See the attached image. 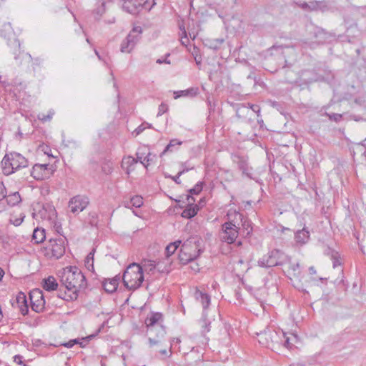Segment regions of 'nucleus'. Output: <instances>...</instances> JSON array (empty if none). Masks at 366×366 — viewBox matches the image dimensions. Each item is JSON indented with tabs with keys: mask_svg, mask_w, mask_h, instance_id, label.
Returning a JSON list of instances; mask_svg holds the SVG:
<instances>
[{
	"mask_svg": "<svg viewBox=\"0 0 366 366\" xmlns=\"http://www.w3.org/2000/svg\"><path fill=\"white\" fill-rule=\"evenodd\" d=\"M60 282L69 291L78 293L81 289L86 287V281L81 271L75 266H69L59 272Z\"/></svg>",
	"mask_w": 366,
	"mask_h": 366,
	"instance_id": "obj_1",
	"label": "nucleus"
},
{
	"mask_svg": "<svg viewBox=\"0 0 366 366\" xmlns=\"http://www.w3.org/2000/svg\"><path fill=\"white\" fill-rule=\"evenodd\" d=\"M227 217L228 221L222 225L219 238L222 242L232 244L235 242L239 234V224L238 220H242L243 215L236 210H229Z\"/></svg>",
	"mask_w": 366,
	"mask_h": 366,
	"instance_id": "obj_2",
	"label": "nucleus"
},
{
	"mask_svg": "<svg viewBox=\"0 0 366 366\" xmlns=\"http://www.w3.org/2000/svg\"><path fill=\"white\" fill-rule=\"evenodd\" d=\"M144 280L142 268L139 264L133 262L125 269L122 280L124 285L129 290H134L141 287Z\"/></svg>",
	"mask_w": 366,
	"mask_h": 366,
	"instance_id": "obj_3",
	"label": "nucleus"
},
{
	"mask_svg": "<svg viewBox=\"0 0 366 366\" xmlns=\"http://www.w3.org/2000/svg\"><path fill=\"white\" fill-rule=\"evenodd\" d=\"M1 165L4 174L10 175L21 168L28 167V160L21 154L14 152L5 154Z\"/></svg>",
	"mask_w": 366,
	"mask_h": 366,
	"instance_id": "obj_4",
	"label": "nucleus"
},
{
	"mask_svg": "<svg viewBox=\"0 0 366 366\" xmlns=\"http://www.w3.org/2000/svg\"><path fill=\"white\" fill-rule=\"evenodd\" d=\"M290 258L279 249L271 251L267 256L263 257L258 261V265L262 267H272L282 265L289 262Z\"/></svg>",
	"mask_w": 366,
	"mask_h": 366,
	"instance_id": "obj_5",
	"label": "nucleus"
},
{
	"mask_svg": "<svg viewBox=\"0 0 366 366\" xmlns=\"http://www.w3.org/2000/svg\"><path fill=\"white\" fill-rule=\"evenodd\" d=\"M142 33L141 26H134L121 44L120 51L122 53H130L135 47Z\"/></svg>",
	"mask_w": 366,
	"mask_h": 366,
	"instance_id": "obj_6",
	"label": "nucleus"
},
{
	"mask_svg": "<svg viewBox=\"0 0 366 366\" xmlns=\"http://www.w3.org/2000/svg\"><path fill=\"white\" fill-rule=\"evenodd\" d=\"M282 331L269 329L258 334V342L266 347H273L275 343H282Z\"/></svg>",
	"mask_w": 366,
	"mask_h": 366,
	"instance_id": "obj_7",
	"label": "nucleus"
},
{
	"mask_svg": "<svg viewBox=\"0 0 366 366\" xmlns=\"http://www.w3.org/2000/svg\"><path fill=\"white\" fill-rule=\"evenodd\" d=\"M67 239L65 237H61L53 240H50V245L48 247V250L51 252L49 254L47 252V255L50 257L55 259L61 258L66 252V244Z\"/></svg>",
	"mask_w": 366,
	"mask_h": 366,
	"instance_id": "obj_8",
	"label": "nucleus"
},
{
	"mask_svg": "<svg viewBox=\"0 0 366 366\" xmlns=\"http://www.w3.org/2000/svg\"><path fill=\"white\" fill-rule=\"evenodd\" d=\"M54 172L53 165L49 164H36L31 171V176L36 180L49 179Z\"/></svg>",
	"mask_w": 366,
	"mask_h": 366,
	"instance_id": "obj_9",
	"label": "nucleus"
},
{
	"mask_svg": "<svg viewBox=\"0 0 366 366\" xmlns=\"http://www.w3.org/2000/svg\"><path fill=\"white\" fill-rule=\"evenodd\" d=\"M88 197L82 195H76L72 197L68 204L69 212L77 214L82 212L89 204Z\"/></svg>",
	"mask_w": 366,
	"mask_h": 366,
	"instance_id": "obj_10",
	"label": "nucleus"
},
{
	"mask_svg": "<svg viewBox=\"0 0 366 366\" xmlns=\"http://www.w3.org/2000/svg\"><path fill=\"white\" fill-rule=\"evenodd\" d=\"M148 332L150 334L149 337V347H153L155 345L159 346L163 343L166 335L165 328L162 325H157L156 327H151Z\"/></svg>",
	"mask_w": 366,
	"mask_h": 366,
	"instance_id": "obj_11",
	"label": "nucleus"
},
{
	"mask_svg": "<svg viewBox=\"0 0 366 366\" xmlns=\"http://www.w3.org/2000/svg\"><path fill=\"white\" fill-rule=\"evenodd\" d=\"M30 300L31 308L36 312H41L44 310L45 300L42 292L39 290H34L30 294Z\"/></svg>",
	"mask_w": 366,
	"mask_h": 366,
	"instance_id": "obj_12",
	"label": "nucleus"
},
{
	"mask_svg": "<svg viewBox=\"0 0 366 366\" xmlns=\"http://www.w3.org/2000/svg\"><path fill=\"white\" fill-rule=\"evenodd\" d=\"M122 8L129 14L137 15L139 13L140 9L146 6L144 0H122Z\"/></svg>",
	"mask_w": 366,
	"mask_h": 366,
	"instance_id": "obj_13",
	"label": "nucleus"
},
{
	"mask_svg": "<svg viewBox=\"0 0 366 366\" xmlns=\"http://www.w3.org/2000/svg\"><path fill=\"white\" fill-rule=\"evenodd\" d=\"M11 305L14 307L16 306L19 307L23 315H26L29 311L26 297L25 294L21 292L17 294L15 300L11 302Z\"/></svg>",
	"mask_w": 366,
	"mask_h": 366,
	"instance_id": "obj_14",
	"label": "nucleus"
},
{
	"mask_svg": "<svg viewBox=\"0 0 366 366\" xmlns=\"http://www.w3.org/2000/svg\"><path fill=\"white\" fill-rule=\"evenodd\" d=\"M187 249V244L184 243L182 245V247L180 249V252L179 254V260L180 262L185 264H187L188 262H191V261H193L194 259H195L201 253V249H198L197 251V254H191V253H188L186 250Z\"/></svg>",
	"mask_w": 366,
	"mask_h": 366,
	"instance_id": "obj_15",
	"label": "nucleus"
},
{
	"mask_svg": "<svg viewBox=\"0 0 366 366\" xmlns=\"http://www.w3.org/2000/svg\"><path fill=\"white\" fill-rule=\"evenodd\" d=\"M187 200L189 202L188 207L183 210L182 217L187 219H191L197 214L199 208L197 205H193L194 199L192 196L188 195Z\"/></svg>",
	"mask_w": 366,
	"mask_h": 366,
	"instance_id": "obj_16",
	"label": "nucleus"
},
{
	"mask_svg": "<svg viewBox=\"0 0 366 366\" xmlns=\"http://www.w3.org/2000/svg\"><path fill=\"white\" fill-rule=\"evenodd\" d=\"M249 107H246L244 104H241L239 106L236 110L237 116L239 118L243 117L242 114L244 113H249L250 112V109L254 112L256 113L257 115V117H260V107L258 105L252 104H248Z\"/></svg>",
	"mask_w": 366,
	"mask_h": 366,
	"instance_id": "obj_17",
	"label": "nucleus"
},
{
	"mask_svg": "<svg viewBox=\"0 0 366 366\" xmlns=\"http://www.w3.org/2000/svg\"><path fill=\"white\" fill-rule=\"evenodd\" d=\"M237 164L238 169L242 171V174L251 178V168L249 167L246 159L239 156H236L233 159Z\"/></svg>",
	"mask_w": 366,
	"mask_h": 366,
	"instance_id": "obj_18",
	"label": "nucleus"
},
{
	"mask_svg": "<svg viewBox=\"0 0 366 366\" xmlns=\"http://www.w3.org/2000/svg\"><path fill=\"white\" fill-rule=\"evenodd\" d=\"M314 38L316 39L317 43L323 44L326 42L331 37H334L335 36L332 34L326 31L325 29L322 28H316L313 32Z\"/></svg>",
	"mask_w": 366,
	"mask_h": 366,
	"instance_id": "obj_19",
	"label": "nucleus"
},
{
	"mask_svg": "<svg viewBox=\"0 0 366 366\" xmlns=\"http://www.w3.org/2000/svg\"><path fill=\"white\" fill-rule=\"evenodd\" d=\"M281 334V340H282V342H283L284 345L287 348H291L295 343H297L299 341L297 335L295 333L287 334L282 331Z\"/></svg>",
	"mask_w": 366,
	"mask_h": 366,
	"instance_id": "obj_20",
	"label": "nucleus"
},
{
	"mask_svg": "<svg viewBox=\"0 0 366 366\" xmlns=\"http://www.w3.org/2000/svg\"><path fill=\"white\" fill-rule=\"evenodd\" d=\"M141 267L142 268V274H144V272H146L147 274H153L157 267L159 272H164L163 269H161L159 264H155L154 262L152 260H144V262H142Z\"/></svg>",
	"mask_w": 366,
	"mask_h": 366,
	"instance_id": "obj_21",
	"label": "nucleus"
},
{
	"mask_svg": "<svg viewBox=\"0 0 366 366\" xmlns=\"http://www.w3.org/2000/svg\"><path fill=\"white\" fill-rule=\"evenodd\" d=\"M162 315L159 312L151 313L150 315H148L145 320V325L147 327L148 330L151 327H156L158 325V322L162 320Z\"/></svg>",
	"mask_w": 366,
	"mask_h": 366,
	"instance_id": "obj_22",
	"label": "nucleus"
},
{
	"mask_svg": "<svg viewBox=\"0 0 366 366\" xmlns=\"http://www.w3.org/2000/svg\"><path fill=\"white\" fill-rule=\"evenodd\" d=\"M194 297L197 301L201 302L204 311L210 304V296L208 294L197 289L194 292Z\"/></svg>",
	"mask_w": 366,
	"mask_h": 366,
	"instance_id": "obj_23",
	"label": "nucleus"
},
{
	"mask_svg": "<svg viewBox=\"0 0 366 366\" xmlns=\"http://www.w3.org/2000/svg\"><path fill=\"white\" fill-rule=\"evenodd\" d=\"M119 277H115L109 280H105L102 283L104 290L108 293H113L118 287Z\"/></svg>",
	"mask_w": 366,
	"mask_h": 366,
	"instance_id": "obj_24",
	"label": "nucleus"
},
{
	"mask_svg": "<svg viewBox=\"0 0 366 366\" xmlns=\"http://www.w3.org/2000/svg\"><path fill=\"white\" fill-rule=\"evenodd\" d=\"M295 238L297 243L300 244H305L310 239V232L306 227H304L303 229L296 232Z\"/></svg>",
	"mask_w": 366,
	"mask_h": 366,
	"instance_id": "obj_25",
	"label": "nucleus"
},
{
	"mask_svg": "<svg viewBox=\"0 0 366 366\" xmlns=\"http://www.w3.org/2000/svg\"><path fill=\"white\" fill-rule=\"evenodd\" d=\"M58 282L53 276H49L43 280L42 287L49 292L56 290L58 288Z\"/></svg>",
	"mask_w": 366,
	"mask_h": 366,
	"instance_id": "obj_26",
	"label": "nucleus"
},
{
	"mask_svg": "<svg viewBox=\"0 0 366 366\" xmlns=\"http://www.w3.org/2000/svg\"><path fill=\"white\" fill-rule=\"evenodd\" d=\"M198 88L191 87L185 90H179L174 92V99H177L182 97H194L198 94Z\"/></svg>",
	"mask_w": 366,
	"mask_h": 366,
	"instance_id": "obj_27",
	"label": "nucleus"
},
{
	"mask_svg": "<svg viewBox=\"0 0 366 366\" xmlns=\"http://www.w3.org/2000/svg\"><path fill=\"white\" fill-rule=\"evenodd\" d=\"M57 297L68 302L74 301L77 299L78 293L76 292V290L70 292L67 290V292L65 291L64 292L61 291H59Z\"/></svg>",
	"mask_w": 366,
	"mask_h": 366,
	"instance_id": "obj_28",
	"label": "nucleus"
},
{
	"mask_svg": "<svg viewBox=\"0 0 366 366\" xmlns=\"http://www.w3.org/2000/svg\"><path fill=\"white\" fill-rule=\"evenodd\" d=\"M325 253L327 255L330 256L331 259L332 260V265L333 267L335 268L341 264V262L340 260V254L337 252L332 249L331 248L328 247Z\"/></svg>",
	"mask_w": 366,
	"mask_h": 366,
	"instance_id": "obj_29",
	"label": "nucleus"
},
{
	"mask_svg": "<svg viewBox=\"0 0 366 366\" xmlns=\"http://www.w3.org/2000/svg\"><path fill=\"white\" fill-rule=\"evenodd\" d=\"M45 238V230L44 229L36 228L34 230L32 234V240L34 242V243H41L44 242Z\"/></svg>",
	"mask_w": 366,
	"mask_h": 366,
	"instance_id": "obj_30",
	"label": "nucleus"
},
{
	"mask_svg": "<svg viewBox=\"0 0 366 366\" xmlns=\"http://www.w3.org/2000/svg\"><path fill=\"white\" fill-rule=\"evenodd\" d=\"M126 207L129 208L131 206L139 208L143 204V199L140 196H134L129 201L124 202Z\"/></svg>",
	"mask_w": 366,
	"mask_h": 366,
	"instance_id": "obj_31",
	"label": "nucleus"
},
{
	"mask_svg": "<svg viewBox=\"0 0 366 366\" xmlns=\"http://www.w3.org/2000/svg\"><path fill=\"white\" fill-rule=\"evenodd\" d=\"M138 162V160L132 157L131 156H129L127 157H125L122 160V164L124 165H127V174L129 173L130 171H132L134 169V165Z\"/></svg>",
	"mask_w": 366,
	"mask_h": 366,
	"instance_id": "obj_32",
	"label": "nucleus"
},
{
	"mask_svg": "<svg viewBox=\"0 0 366 366\" xmlns=\"http://www.w3.org/2000/svg\"><path fill=\"white\" fill-rule=\"evenodd\" d=\"M182 144V141L178 140L177 139H173L170 140L169 143L167 145L165 149L161 153L160 156L165 154L167 152H172L174 151V148L175 146H179Z\"/></svg>",
	"mask_w": 366,
	"mask_h": 366,
	"instance_id": "obj_33",
	"label": "nucleus"
},
{
	"mask_svg": "<svg viewBox=\"0 0 366 366\" xmlns=\"http://www.w3.org/2000/svg\"><path fill=\"white\" fill-rule=\"evenodd\" d=\"M6 202L10 206H15L21 202V197L19 192H14L6 197Z\"/></svg>",
	"mask_w": 366,
	"mask_h": 366,
	"instance_id": "obj_34",
	"label": "nucleus"
},
{
	"mask_svg": "<svg viewBox=\"0 0 366 366\" xmlns=\"http://www.w3.org/2000/svg\"><path fill=\"white\" fill-rule=\"evenodd\" d=\"M54 114V111L53 109H51L49 111L47 114H39L37 117L41 122H49L52 119Z\"/></svg>",
	"mask_w": 366,
	"mask_h": 366,
	"instance_id": "obj_35",
	"label": "nucleus"
},
{
	"mask_svg": "<svg viewBox=\"0 0 366 366\" xmlns=\"http://www.w3.org/2000/svg\"><path fill=\"white\" fill-rule=\"evenodd\" d=\"M239 221L241 222L242 227L247 231V234H249L252 232L251 222L248 219H245L244 217L242 220Z\"/></svg>",
	"mask_w": 366,
	"mask_h": 366,
	"instance_id": "obj_36",
	"label": "nucleus"
},
{
	"mask_svg": "<svg viewBox=\"0 0 366 366\" xmlns=\"http://www.w3.org/2000/svg\"><path fill=\"white\" fill-rule=\"evenodd\" d=\"M147 127L151 128L152 125L147 122L142 123L133 132V134L135 136L140 134Z\"/></svg>",
	"mask_w": 366,
	"mask_h": 366,
	"instance_id": "obj_37",
	"label": "nucleus"
},
{
	"mask_svg": "<svg viewBox=\"0 0 366 366\" xmlns=\"http://www.w3.org/2000/svg\"><path fill=\"white\" fill-rule=\"evenodd\" d=\"M201 321L202 322V327L204 328L203 332H209V331L210 322L207 320L206 314H205L204 311L203 312L202 318Z\"/></svg>",
	"mask_w": 366,
	"mask_h": 366,
	"instance_id": "obj_38",
	"label": "nucleus"
},
{
	"mask_svg": "<svg viewBox=\"0 0 366 366\" xmlns=\"http://www.w3.org/2000/svg\"><path fill=\"white\" fill-rule=\"evenodd\" d=\"M153 161V158L152 157V154L147 151L146 152V155L144 157L143 161L142 162V164L144 165V167L147 169L149 164Z\"/></svg>",
	"mask_w": 366,
	"mask_h": 366,
	"instance_id": "obj_39",
	"label": "nucleus"
},
{
	"mask_svg": "<svg viewBox=\"0 0 366 366\" xmlns=\"http://www.w3.org/2000/svg\"><path fill=\"white\" fill-rule=\"evenodd\" d=\"M203 182L197 183L193 188L189 189V193L192 194H198L201 192L203 188Z\"/></svg>",
	"mask_w": 366,
	"mask_h": 366,
	"instance_id": "obj_40",
	"label": "nucleus"
},
{
	"mask_svg": "<svg viewBox=\"0 0 366 366\" xmlns=\"http://www.w3.org/2000/svg\"><path fill=\"white\" fill-rule=\"evenodd\" d=\"M289 273L292 274L293 276H296L300 273V264L299 263H295L292 264L290 267Z\"/></svg>",
	"mask_w": 366,
	"mask_h": 366,
	"instance_id": "obj_41",
	"label": "nucleus"
},
{
	"mask_svg": "<svg viewBox=\"0 0 366 366\" xmlns=\"http://www.w3.org/2000/svg\"><path fill=\"white\" fill-rule=\"evenodd\" d=\"M146 149H139L138 151L136 153V159L138 160V162H139L142 164V162L144 159V157L146 155Z\"/></svg>",
	"mask_w": 366,
	"mask_h": 366,
	"instance_id": "obj_42",
	"label": "nucleus"
},
{
	"mask_svg": "<svg viewBox=\"0 0 366 366\" xmlns=\"http://www.w3.org/2000/svg\"><path fill=\"white\" fill-rule=\"evenodd\" d=\"M177 250V246H174V244H169L167 246L165 249V252L167 257L171 256L173 254L175 251Z\"/></svg>",
	"mask_w": 366,
	"mask_h": 366,
	"instance_id": "obj_43",
	"label": "nucleus"
},
{
	"mask_svg": "<svg viewBox=\"0 0 366 366\" xmlns=\"http://www.w3.org/2000/svg\"><path fill=\"white\" fill-rule=\"evenodd\" d=\"M167 110H168V106L164 103H162L159 106L157 117L162 116L163 114L166 113L167 112Z\"/></svg>",
	"mask_w": 366,
	"mask_h": 366,
	"instance_id": "obj_44",
	"label": "nucleus"
},
{
	"mask_svg": "<svg viewBox=\"0 0 366 366\" xmlns=\"http://www.w3.org/2000/svg\"><path fill=\"white\" fill-rule=\"evenodd\" d=\"M94 254L90 252L85 259V265L89 267V266L93 267Z\"/></svg>",
	"mask_w": 366,
	"mask_h": 366,
	"instance_id": "obj_45",
	"label": "nucleus"
},
{
	"mask_svg": "<svg viewBox=\"0 0 366 366\" xmlns=\"http://www.w3.org/2000/svg\"><path fill=\"white\" fill-rule=\"evenodd\" d=\"M320 3H317V1H311L310 2H308V5H309V11H318V4H320Z\"/></svg>",
	"mask_w": 366,
	"mask_h": 366,
	"instance_id": "obj_46",
	"label": "nucleus"
},
{
	"mask_svg": "<svg viewBox=\"0 0 366 366\" xmlns=\"http://www.w3.org/2000/svg\"><path fill=\"white\" fill-rule=\"evenodd\" d=\"M317 3H320L318 4V10L321 11H325L328 9L327 3L326 1H317Z\"/></svg>",
	"mask_w": 366,
	"mask_h": 366,
	"instance_id": "obj_47",
	"label": "nucleus"
},
{
	"mask_svg": "<svg viewBox=\"0 0 366 366\" xmlns=\"http://www.w3.org/2000/svg\"><path fill=\"white\" fill-rule=\"evenodd\" d=\"M6 197V189L4 184L1 182L0 183V201L5 199Z\"/></svg>",
	"mask_w": 366,
	"mask_h": 366,
	"instance_id": "obj_48",
	"label": "nucleus"
},
{
	"mask_svg": "<svg viewBox=\"0 0 366 366\" xmlns=\"http://www.w3.org/2000/svg\"><path fill=\"white\" fill-rule=\"evenodd\" d=\"M23 356L20 355H16L14 357V361L17 363L18 365H22L23 366H28L27 365L24 364L23 362Z\"/></svg>",
	"mask_w": 366,
	"mask_h": 366,
	"instance_id": "obj_49",
	"label": "nucleus"
},
{
	"mask_svg": "<svg viewBox=\"0 0 366 366\" xmlns=\"http://www.w3.org/2000/svg\"><path fill=\"white\" fill-rule=\"evenodd\" d=\"M328 117L330 119L334 120L335 122H339L342 119V115L336 113L328 114Z\"/></svg>",
	"mask_w": 366,
	"mask_h": 366,
	"instance_id": "obj_50",
	"label": "nucleus"
},
{
	"mask_svg": "<svg viewBox=\"0 0 366 366\" xmlns=\"http://www.w3.org/2000/svg\"><path fill=\"white\" fill-rule=\"evenodd\" d=\"M104 5H105V3L104 1L101 2L100 6H99L95 10L98 15H102L104 12V11H105Z\"/></svg>",
	"mask_w": 366,
	"mask_h": 366,
	"instance_id": "obj_51",
	"label": "nucleus"
},
{
	"mask_svg": "<svg viewBox=\"0 0 366 366\" xmlns=\"http://www.w3.org/2000/svg\"><path fill=\"white\" fill-rule=\"evenodd\" d=\"M295 4L305 11H309V5L307 2H295Z\"/></svg>",
	"mask_w": 366,
	"mask_h": 366,
	"instance_id": "obj_52",
	"label": "nucleus"
},
{
	"mask_svg": "<svg viewBox=\"0 0 366 366\" xmlns=\"http://www.w3.org/2000/svg\"><path fill=\"white\" fill-rule=\"evenodd\" d=\"M247 79H252L254 81V86L257 85L258 84V80L257 79V76H255L254 73L251 72L247 77Z\"/></svg>",
	"mask_w": 366,
	"mask_h": 366,
	"instance_id": "obj_53",
	"label": "nucleus"
},
{
	"mask_svg": "<svg viewBox=\"0 0 366 366\" xmlns=\"http://www.w3.org/2000/svg\"><path fill=\"white\" fill-rule=\"evenodd\" d=\"M24 217L22 218H16L15 219H11V222L14 224L15 226L20 225L23 222Z\"/></svg>",
	"mask_w": 366,
	"mask_h": 366,
	"instance_id": "obj_54",
	"label": "nucleus"
},
{
	"mask_svg": "<svg viewBox=\"0 0 366 366\" xmlns=\"http://www.w3.org/2000/svg\"><path fill=\"white\" fill-rule=\"evenodd\" d=\"M168 177L171 178L177 184H181V180L179 179L180 176H179V173L174 177L169 175Z\"/></svg>",
	"mask_w": 366,
	"mask_h": 366,
	"instance_id": "obj_55",
	"label": "nucleus"
},
{
	"mask_svg": "<svg viewBox=\"0 0 366 366\" xmlns=\"http://www.w3.org/2000/svg\"><path fill=\"white\" fill-rule=\"evenodd\" d=\"M76 343H77V340H71L65 344H64V345L68 348H71Z\"/></svg>",
	"mask_w": 366,
	"mask_h": 366,
	"instance_id": "obj_56",
	"label": "nucleus"
},
{
	"mask_svg": "<svg viewBox=\"0 0 366 366\" xmlns=\"http://www.w3.org/2000/svg\"><path fill=\"white\" fill-rule=\"evenodd\" d=\"M157 63L159 64H163V63L169 64H170V61L169 59H167V58H165L164 59H158L157 60Z\"/></svg>",
	"mask_w": 366,
	"mask_h": 366,
	"instance_id": "obj_57",
	"label": "nucleus"
},
{
	"mask_svg": "<svg viewBox=\"0 0 366 366\" xmlns=\"http://www.w3.org/2000/svg\"><path fill=\"white\" fill-rule=\"evenodd\" d=\"M189 170V169H188V168L183 169L182 171L179 172V176H182L183 174L188 172Z\"/></svg>",
	"mask_w": 366,
	"mask_h": 366,
	"instance_id": "obj_58",
	"label": "nucleus"
},
{
	"mask_svg": "<svg viewBox=\"0 0 366 366\" xmlns=\"http://www.w3.org/2000/svg\"><path fill=\"white\" fill-rule=\"evenodd\" d=\"M309 271L311 274H315L316 273V270L314 267H310L309 268Z\"/></svg>",
	"mask_w": 366,
	"mask_h": 366,
	"instance_id": "obj_59",
	"label": "nucleus"
},
{
	"mask_svg": "<svg viewBox=\"0 0 366 366\" xmlns=\"http://www.w3.org/2000/svg\"><path fill=\"white\" fill-rule=\"evenodd\" d=\"M181 241L180 240H177L174 242H172V244H174V246H177V249L179 247V246L181 244Z\"/></svg>",
	"mask_w": 366,
	"mask_h": 366,
	"instance_id": "obj_60",
	"label": "nucleus"
},
{
	"mask_svg": "<svg viewBox=\"0 0 366 366\" xmlns=\"http://www.w3.org/2000/svg\"><path fill=\"white\" fill-rule=\"evenodd\" d=\"M4 271L0 268V281L2 280V277H4Z\"/></svg>",
	"mask_w": 366,
	"mask_h": 366,
	"instance_id": "obj_61",
	"label": "nucleus"
},
{
	"mask_svg": "<svg viewBox=\"0 0 366 366\" xmlns=\"http://www.w3.org/2000/svg\"><path fill=\"white\" fill-rule=\"evenodd\" d=\"M159 352H160L162 355H167V350H166V349L160 350H159Z\"/></svg>",
	"mask_w": 366,
	"mask_h": 366,
	"instance_id": "obj_62",
	"label": "nucleus"
},
{
	"mask_svg": "<svg viewBox=\"0 0 366 366\" xmlns=\"http://www.w3.org/2000/svg\"><path fill=\"white\" fill-rule=\"evenodd\" d=\"M94 52L96 55L98 56L99 59H102L101 56L99 55V52L95 49Z\"/></svg>",
	"mask_w": 366,
	"mask_h": 366,
	"instance_id": "obj_63",
	"label": "nucleus"
},
{
	"mask_svg": "<svg viewBox=\"0 0 366 366\" xmlns=\"http://www.w3.org/2000/svg\"><path fill=\"white\" fill-rule=\"evenodd\" d=\"M290 366H304V365L302 364H292V365H290Z\"/></svg>",
	"mask_w": 366,
	"mask_h": 366,
	"instance_id": "obj_64",
	"label": "nucleus"
}]
</instances>
